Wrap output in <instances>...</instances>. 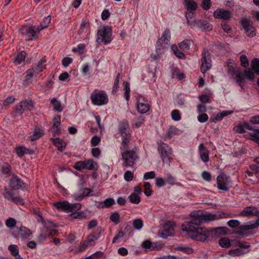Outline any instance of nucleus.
<instances>
[{"instance_id": "obj_1", "label": "nucleus", "mask_w": 259, "mask_h": 259, "mask_svg": "<svg viewBox=\"0 0 259 259\" xmlns=\"http://www.w3.org/2000/svg\"><path fill=\"white\" fill-rule=\"evenodd\" d=\"M227 213L222 212L218 214H211L210 213H201L198 214L193 218L191 221L187 223L186 225L182 226L183 231L188 233L189 236L192 239H195V236H197L196 233L199 229H203L204 227H200V225L204 222L213 221L226 217Z\"/></svg>"}, {"instance_id": "obj_2", "label": "nucleus", "mask_w": 259, "mask_h": 259, "mask_svg": "<svg viewBox=\"0 0 259 259\" xmlns=\"http://www.w3.org/2000/svg\"><path fill=\"white\" fill-rule=\"evenodd\" d=\"M53 206L58 210L66 213L72 212L71 218L79 219L82 217V213L76 211L81 208V205L78 203L71 204L67 201H59L53 204Z\"/></svg>"}, {"instance_id": "obj_3", "label": "nucleus", "mask_w": 259, "mask_h": 259, "mask_svg": "<svg viewBox=\"0 0 259 259\" xmlns=\"http://www.w3.org/2000/svg\"><path fill=\"white\" fill-rule=\"evenodd\" d=\"M228 72L233 78H236V83L241 88H242L245 77L249 80H253L255 78L254 73L250 68L244 70L243 72L240 70L231 66L229 67Z\"/></svg>"}, {"instance_id": "obj_4", "label": "nucleus", "mask_w": 259, "mask_h": 259, "mask_svg": "<svg viewBox=\"0 0 259 259\" xmlns=\"http://www.w3.org/2000/svg\"><path fill=\"white\" fill-rule=\"evenodd\" d=\"M120 149L122 160L123 161L122 166L125 167L133 166L135 163L136 160L139 158L136 151L134 149H129L128 144H126L125 147H123V145H121Z\"/></svg>"}, {"instance_id": "obj_5", "label": "nucleus", "mask_w": 259, "mask_h": 259, "mask_svg": "<svg viewBox=\"0 0 259 259\" xmlns=\"http://www.w3.org/2000/svg\"><path fill=\"white\" fill-rule=\"evenodd\" d=\"M117 131L121 138V145H123V147H125L126 144H129L132 139L128 122L124 119L120 121L117 126Z\"/></svg>"}, {"instance_id": "obj_6", "label": "nucleus", "mask_w": 259, "mask_h": 259, "mask_svg": "<svg viewBox=\"0 0 259 259\" xmlns=\"http://www.w3.org/2000/svg\"><path fill=\"white\" fill-rule=\"evenodd\" d=\"M196 234H197V236H195L194 240L201 242L211 241L217 237L215 231L213 230V228L210 230H207L205 228L199 229Z\"/></svg>"}, {"instance_id": "obj_7", "label": "nucleus", "mask_w": 259, "mask_h": 259, "mask_svg": "<svg viewBox=\"0 0 259 259\" xmlns=\"http://www.w3.org/2000/svg\"><path fill=\"white\" fill-rule=\"evenodd\" d=\"M91 100L94 105L101 106L106 104L108 102V98L105 92L99 91H95L91 95Z\"/></svg>"}, {"instance_id": "obj_8", "label": "nucleus", "mask_w": 259, "mask_h": 259, "mask_svg": "<svg viewBox=\"0 0 259 259\" xmlns=\"http://www.w3.org/2000/svg\"><path fill=\"white\" fill-rule=\"evenodd\" d=\"M158 151L160 154L162 160L164 163L170 162V155L171 154V148L169 146L162 141L157 142Z\"/></svg>"}, {"instance_id": "obj_9", "label": "nucleus", "mask_w": 259, "mask_h": 259, "mask_svg": "<svg viewBox=\"0 0 259 259\" xmlns=\"http://www.w3.org/2000/svg\"><path fill=\"white\" fill-rule=\"evenodd\" d=\"M201 71L204 73L211 67L210 54L206 48H204L202 52Z\"/></svg>"}, {"instance_id": "obj_10", "label": "nucleus", "mask_w": 259, "mask_h": 259, "mask_svg": "<svg viewBox=\"0 0 259 259\" xmlns=\"http://www.w3.org/2000/svg\"><path fill=\"white\" fill-rule=\"evenodd\" d=\"M33 108V103L32 100H28L22 101L19 104L15 106V117L21 115L24 111H30Z\"/></svg>"}, {"instance_id": "obj_11", "label": "nucleus", "mask_w": 259, "mask_h": 259, "mask_svg": "<svg viewBox=\"0 0 259 259\" xmlns=\"http://www.w3.org/2000/svg\"><path fill=\"white\" fill-rule=\"evenodd\" d=\"M230 177L224 172H222L217 178V188L219 190L228 191L229 187L228 185L231 183Z\"/></svg>"}, {"instance_id": "obj_12", "label": "nucleus", "mask_w": 259, "mask_h": 259, "mask_svg": "<svg viewBox=\"0 0 259 259\" xmlns=\"http://www.w3.org/2000/svg\"><path fill=\"white\" fill-rule=\"evenodd\" d=\"M97 35V40L101 39V41L104 42V44L109 43L111 41L112 30L107 26H104L98 30Z\"/></svg>"}, {"instance_id": "obj_13", "label": "nucleus", "mask_w": 259, "mask_h": 259, "mask_svg": "<svg viewBox=\"0 0 259 259\" xmlns=\"http://www.w3.org/2000/svg\"><path fill=\"white\" fill-rule=\"evenodd\" d=\"M20 31L28 40H32L38 38L36 31L35 30V26L32 25L23 26Z\"/></svg>"}, {"instance_id": "obj_14", "label": "nucleus", "mask_w": 259, "mask_h": 259, "mask_svg": "<svg viewBox=\"0 0 259 259\" xmlns=\"http://www.w3.org/2000/svg\"><path fill=\"white\" fill-rule=\"evenodd\" d=\"M241 24L248 36L253 37L255 35V29L251 21L246 18L243 19L241 21Z\"/></svg>"}, {"instance_id": "obj_15", "label": "nucleus", "mask_w": 259, "mask_h": 259, "mask_svg": "<svg viewBox=\"0 0 259 259\" xmlns=\"http://www.w3.org/2000/svg\"><path fill=\"white\" fill-rule=\"evenodd\" d=\"M3 195L5 199L13 202L16 204H24L23 200L20 197L14 196L12 191L8 190L7 188L5 189V193H4Z\"/></svg>"}, {"instance_id": "obj_16", "label": "nucleus", "mask_w": 259, "mask_h": 259, "mask_svg": "<svg viewBox=\"0 0 259 259\" xmlns=\"http://www.w3.org/2000/svg\"><path fill=\"white\" fill-rule=\"evenodd\" d=\"M93 190L90 188L80 189L77 192L73 194V197L76 201H81L87 196H92L93 195L91 194Z\"/></svg>"}, {"instance_id": "obj_17", "label": "nucleus", "mask_w": 259, "mask_h": 259, "mask_svg": "<svg viewBox=\"0 0 259 259\" xmlns=\"http://www.w3.org/2000/svg\"><path fill=\"white\" fill-rule=\"evenodd\" d=\"M10 187L12 190H17L25 187L23 181L17 176H14L10 180Z\"/></svg>"}, {"instance_id": "obj_18", "label": "nucleus", "mask_w": 259, "mask_h": 259, "mask_svg": "<svg viewBox=\"0 0 259 259\" xmlns=\"http://www.w3.org/2000/svg\"><path fill=\"white\" fill-rule=\"evenodd\" d=\"M213 16L217 19H222L224 20H229L231 16V12L223 9H217L213 13Z\"/></svg>"}, {"instance_id": "obj_19", "label": "nucleus", "mask_w": 259, "mask_h": 259, "mask_svg": "<svg viewBox=\"0 0 259 259\" xmlns=\"http://www.w3.org/2000/svg\"><path fill=\"white\" fill-rule=\"evenodd\" d=\"M241 215L246 217L258 216L259 215V210L255 207L247 206L241 212Z\"/></svg>"}, {"instance_id": "obj_20", "label": "nucleus", "mask_w": 259, "mask_h": 259, "mask_svg": "<svg viewBox=\"0 0 259 259\" xmlns=\"http://www.w3.org/2000/svg\"><path fill=\"white\" fill-rule=\"evenodd\" d=\"M198 150L201 159L204 162H208L209 152L203 143L199 145Z\"/></svg>"}, {"instance_id": "obj_21", "label": "nucleus", "mask_w": 259, "mask_h": 259, "mask_svg": "<svg viewBox=\"0 0 259 259\" xmlns=\"http://www.w3.org/2000/svg\"><path fill=\"white\" fill-rule=\"evenodd\" d=\"M150 106L147 100H143L142 102L139 100L137 102V109L138 111L142 114L145 113L149 110Z\"/></svg>"}, {"instance_id": "obj_22", "label": "nucleus", "mask_w": 259, "mask_h": 259, "mask_svg": "<svg viewBox=\"0 0 259 259\" xmlns=\"http://www.w3.org/2000/svg\"><path fill=\"white\" fill-rule=\"evenodd\" d=\"M15 152L17 155L20 157H23L25 154L32 155L34 153L32 149L26 148L24 146H19L15 148Z\"/></svg>"}, {"instance_id": "obj_23", "label": "nucleus", "mask_w": 259, "mask_h": 259, "mask_svg": "<svg viewBox=\"0 0 259 259\" xmlns=\"http://www.w3.org/2000/svg\"><path fill=\"white\" fill-rule=\"evenodd\" d=\"M61 116L56 115L53 118V124L52 128L53 129V135L55 136L58 135L60 131Z\"/></svg>"}, {"instance_id": "obj_24", "label": "nucleus", "mask_w": 259, "mask_h": 259, "mask_svg": "<svg viewBox=\"0 0 259 259\" xmlns=\"http://www.w3.org/2000/svg\"><path fill=\"white\" fill-rule=\"evenodd\" d=\"M234 112L233 110H225L223 111L222 112L218 113L214 117H211L210 118V121L211 122H217L218 121H221L223 119V118L227 116Z\"/></svg>"}, {"instance_id": "obj_25", "label": "nucleus", "mask_w": 259, "mask_h": 259, "mask_svg": "<svg viewBox=\"0 0 259 259\" xmlns=\"http://www.w3.org/2000/svg\"><path fill=\"white\" fill-rule=\"evenodd\" d=\"M256 227H257V226L256 224H255V222H253V223H250V224L242 225L237 228L236 230V233L240 235H243L244 231L249 230Z\"/></svg>"}, {"instance_id": "obj_26", "label": "nucleus", "mask_w": 259, "mask_h": 259, "mask_svg": "<svg viewBox=\"0 0 259 259\" xmlns=\"http://www.w3.org/2000/svg\"><path fill=\"white\" fill-rule=\"evenodd\" d=\"M97 240L89 235L87 239L80 245V248L81 250H84L90 246H93L95 244V241Z\"/></svg>"}, {"instance_id": "obj_27", "label": "nucleus", "mask_w": 259, "mask_h": 259, "mask_svg": "<svg viewBox=\"0 0 259 259\" xmlns=\"http://www.w3.org/2000/svg\"><path fill=\"white\" fill-rule=\"evenodd\" d=\"M246 130H252V126L247 122H244L242 124H239L234 127V130L236 133L243 134L245 132Z\"/></svg>"}, {"instance_id": "obj_28", "label": "nucleus", "mask_w": 259, "mask_h": 259, "mask_svg": "<svg viewBox=\"0 0 259 259\" xmlns=\"http://www.w3.org/2000/svg\"><path fill=\"white\" fill-rule=\"evenodd\" d=\"M115 203V200L112 198H108L103 201L98 202L97 207L98 208H109Z\"/></svg>"}, {"instance_id": "obj_29", "label": "nucleus", "mask_w": 259, "mask_h": 259, "mask_svg": "<svg viewBox=\"0 0 259 259\" xmlns=\"http://www.w3.org/2000/svg\"><path fill=\"white\" fill-rule=\"evenodd\" d=\"M203 21L201 19H196L194 20H188V24L191 26L192 28H197L198 29H202Z\"/></svg>"}, {"instance_id": "obj_30", "label": "nucleus", "mask_w": 259, "mask_h": 259, "mask_svg": "<svg viewBox=\"0 0 259 259\" xmlns=\"http://www.w3.org/2000/svg\"><path fill=\"white\" fill-rule=\"evenodd\" d=\"M51 104L53 107V110L55 111L61 112L63 111V108L61 105V102L56 98H53L50 101Z\"/></svg>"}, {"instance_id": "obj_31", "label": "nucleus", "mask_w": 259, "mask_h": 259, "mask_svg": "<svg viewBox=\"0 0 259 259\" xmlns=\"http://www.w3.org/2000/svg\"><path fill=\"white\" fill-rule=\"evenodd\" d=\"M46 60L45 58H42L38 62L36 66H34L32 68L34 70L35 74H38L45 69Z\"/></svg>"}, {"instance_id": "obj_32", "label": "nucleus", "mask_w": 259, "mask_h": 259, "mask_svg": "<svg viewBox=\"0 0 259 259\" xmlns=\"http://www.w3.org/2000/svg\"><path fill=\"white\" fill-rule=\"evenodd\" d=\"M169 44H166L163 41H160L158 43V39L156 42V51L158 55L164 53L165 50L167 48Z\"/></svg>"}, {"instance_id": "obj_33", "label": "nucleus", "mask_w": 259, "mask_h": 259, "mask_svg": "<svg viewBox=\"0 0 259 259\" xmlns=\"http://www.w3.org/2000/svg\"><path fill=\"white\" fill-rule=\"evenodd\" d=\"M18 233L22 239L29 238L32 234L30 230L25 227H21L19 229Z\"/></svg>"}, {"instance_id": "obj_34", "label": "nucleus", "mask_w": 259, "mask_h": 259, "mask_svg": "<svg viewBox=\"0 0 259 259\" xmlns=\"http://www.w3.org/2000/svg\"><path fill=\"white\" fill-rule=\"evenodd\" d=\"M51 140L54 145L58 148V150L62 151L65 149V144L62 140L60 138H52Z\"/></svg>"}, {"instance_id": "obj_35", "label": "nucleus", "mask_w": 259, "mask_h": 259, "mask_svg": "<svg viewBox=\"0 0 259 259\" xmlns=\"http://www.w3.org/2000/svg\"><path fill=\"white\" fill-rule=\"evenodd\" d=\"M184 4L187 11H195L197 8V5L193 0H185Z\"/></svg>"}, {"instance_id": "obj_36", "label": "nucleus", "mask_w": 259, "mask_h": 259, "mask_svg": "<svg viewBox=\"0 0 259 259\" xmlns=\"http://www.w3.org/2000/svg\"><path fill=\"white\" fill-rule=\"evenodd\" d=\"M170 38V35L169 29L168 28H166L164 30L161 38L158 39V43L160 41H163V42H165L166 44H169Z\"/></svg>"}, {"instance_id": "obj_37", "label": "nucleus", "mask_w": 259, "mask_h": 259, "mask_svg": "<svg viewBox=\"0 0 259 259\" xmlns=\"http://www.w3.org/2000/svg\"><path fill=\"white\" fill-rule=\"evenodd\" d=\"M252 132L249 133L250 139L259 145V128L254 129L252 127Z\"/></svg>"}, {"instance_id": "obj_38", "label": "nucleus", "mask_w": 259, "mask_h": 259, "mask_svg": "<svg viewBox=\"0 0 259 259\" xmlns=\"http://www.w3.org/2000/svg\"><path fill=\"white\" fill-rule=\"evenodd\" d=\"M25 57L26 53L24 51H21L15 58L14 63L16 65H19L25 60Z\"/></svg>"}, {"instance_id": "obj_39", "label": "nucleus", "mask_w": 259, "mask_h": 259, "mask_svg": "<svg viewBox=\"0 0 259 259\" xmlns=\"http://www.w3.org/2000/svg\"><path fill=\"white\" fill-rule=\"evenodd\" d=\"M171 49L172 51H173L174 54L180 59H185L186 58L185 55L184 53H183L182 52L180 51L178 47L175 45H172L171 47Z\"/></svg>"}, {"instance_id": "obj_40", "label": "nucleus", "mask_w": 259, "mask_h": 259, "mask_svg": "<svg viewBox=\"0 0 259 259\" xmlns=\"http://www.w3.org/2000/svg\"><path fill=\"white\" fill-rule=\"evenodd\" d=\"M84 161V169L88 170H96L95 165L96 163L92 159H88Z\"/></svg>"}, {"instance_id": "obj_41", "label": "nucleus", "mask_w": 259, "mask_h": 259, "mask_svg": "<svg viewBox=\"0 0 259 259\" xmlns=\"http://www.w3.org/2000/svg\"><path fill=\"white\" fill-rule=\"evenodd\" d=\"M123 90H124V98L128 101L130 97V83L127 81L123 82Z\"/></svg>"}, {"instance_id": "obj_42", "label": "nucleus", "mask_w": 259, "mask_h": 259, "mask_svg": "<svg viewBox=\"0 0 259 259\" xmlns=\"http://www.w3.org/2000/svg\"><path fill=\"white\" fill-rule=\"evenodd\" d=\"M251 67L253 70L256 75H259V59L258 58H253L251 62Z\"/></svg>"}, {"instance_id": "obj_43", "label": "nucleus", "mask_w": 259, "mask_h": 259, "mask_svg": "<svg viewBox=\"0 0 259 259\" xmlns=\"http://www.w3.org/2000/svg\"><path fill=\"white\" fill-rule=\"evenodd\" d=\"M142 247L145 249L155 250L157 248L156 243H153L149 240H145L142 243Z\"/></svg>"}, {"instance_id": "obj_44", "label": "nucleus", "mask_w": 259, "mask_h": 259, "mask_svg": "<svg viewBox=\"0 0 259 259\" xmlns=\"http://www.w3.org/2000/svg\"><path fill=\"white\" fill-rule=\"evenodd\" d=\"M191 42V39H185L179 44V47L183 50H188L190 48Z\"/></svg>"}, {"instance_id": "obj_45", "label": "nucleus", "mask_w": 259, "mask_h": 259, "mask_svg": "<svg viewBox=\"0 0 259 259\" xmlns=\"http://www.w3.org/2000/svg\"><path fill=\"white\" fill-rule=\"evenodd\" d=\"M219 245L223 248H229L231 246L230 240L227 238H222L219 241Z\"/></svg>"}, {"instance_id": "obj_46", "label": "nucleus", "mask_w": 259, "mask_h": 259, "mask_svg": "<svg viewBox=\"0 0 259 259\" xmlns=\"http://www.w3.org/2000/svg\"><path fill=\"white\" fill-rule=\"evenodd\" d=\"M128 199L130 202L134 204H139L140 202L141 198L139 195L135 193H132L129 196Z\"/></svg>"}, {"instance_id": "obj_47", "label": "nucleus", "mask_w": 259, "mask_h": 259, "mask_svg": "<svg viewBox=\"0 0 259 259\" xmlns=\"http://www.w3.org/2000/svg\"><path fill=\"white\" fill-rule=\"evenodd\" d=\"M8 250L10 251L11 254L16 257L19 255V249L18 246L16 245L12 244L8 246Z\"/></svg>"}, {"instance_id": "obj_48", "label": "nucleus", "mask_w": 259, "mask_h": 259, "mask_svg": "<svg viewBox=\"0 0 259 259\" xmlns=\"http://www.w3.org/2000/svg\"><path fill=\"white\" fill-rule=\"evenodd\" d=\"M119 219L120 215L117 211L112 212L110 216V220L115 224L119 223Z\"/></svg>"}, {"instance_id": "obj_49", "label": "nucleus", "mask_w": 259, "mask_h": 259, "mask_svg": "<svg viewBox=\"0 0 259 259\" xmlns=\"http://www.w3.org/2000/svg\"><path fill=\"white\" fill-rule=\"evenodd\" d=\"M178 129L174 126H171L167 131L166 134V137L169 138L177 134Z\"/></svg>"}, {"instance_id": "obj_50", "label": "nucleus", "mask_w": 259, "mask_h": 259, "mask_svg": "<svg viewBox=\"0 0 259 259\" xmlns=\"http://www.w3.org/2000/svg\"><path fill=\"white\" fill-rule=\"evenodd\" d=\"M171 116L172 119L174 121H178L180 120L181 119V116L180 114V112L177 109L171 111Z\"/></svg>"}, {"instance_id": "obj_51", "label": "nucleus", "mask_w": 259, "mask_h": 259, "mask_svg": "<svg viewBox=\"0 0 259 259\" xmlns=\"http://www.w3.org/2000/svg\"><path fill=\"white\" fill-rule=\"evenodd\" d=\"M133 227L137 230H140L143 226V222L141 219H137L133 221Z\"/></svg>"}, {"instance_id": "obj_52", "label": "nucleus", "mask_w": 259, "mask_h": 259, "mask_svg": "<svg viewBox=\"0 0 259 259\" xmlns=\"http://www.w3.org/2000/svg\"><path fill=\"white\" fill-rule=\"evenodd\" d=\"M102 233L103 230L102 228L101 227H98L93 233L90 234V235L92 236L94 239L97 240L101 237Z\"/></svg>"}, {"instance_id": "obj_53", "label": "nucleus", "mask_w": 259, "mask_h": 259, "mask_svg": "<svg viewBox=\"0 0 259 259\" xmlns=\"http://www.w3.org/2000/svg\"><path fill=\"white\" fill-rule=\"evenodd\" d=\"M228 254L233 256H238L244 254V252L240 249L236 248L229 251Z\"/></svg>"}, {"instance_id": "obj_54", "label": "nucleus", "mask_w": 259, "mask_h": 259, "mask_svg": "<svg viewBox=\"0 0 259 259\" xmlns=\"http://www.w3.org/2000/svg\"><path fill=\"white\" fill-rule=\"evenodd\" d=\"M145 188L144 194L147 196H150L151 195L152 192L151 190V185L149 182H146L144 184Z\"/></svg>"}, {"instance_id": "obj_55", "label": "nucleus", "mask_w": 259, "mask_h": 259, "mask_svg": "<svg viewBox=\"0 0 259 259\" xmlns=\"http://www.w3.org/2000/svg\"><path fill=\"white\" fill-rule=\"evenodd\" d=\"M165 183L168 184L170 185H174L176 183L175 178L171 176L170 174H167L165 179Z\"/></svg>"}, {"instance_id": "obj_56", "label": "nucleus", "mask_w": 259, "mask_h": 259, "mask_svg": "<svg viewBox=\"0 0 259 259\" xmlns=\"http://www.w3.org/2000/svg\"><path fill=\"white\" fill-rule=\"evenodd\" d=\"M121 78L120 74L119 73L117 74L116 77L114 80V84L112 89V93H115L117 91L118 85L119 82V80Z\"/></svg>"}, {"instance_id": "obj_57", "label": "nucleus", "mask_w": 259, "mask_h": 259, "mask_svg": "<svg viewBox=\"0 0 259 259\" xmlns=\"http://www.w3.org/2000/svg\"><path fill=\"white\" fill-rule=\"evenodd\" d=\"M240 59L241 66L244 68H247L249 65V62L247 57L243 54L240 56Z\"/></svg>"}, {"instance_id": "obj_58", "label": "nucleus", "mask_w": 259, "mask_h": 259, "mask_svg": "<svg viewBox=\"0 0 259 259\" xmlns=\"http://www.w3.org/2000/svg\"><path fill=\"white\" fill-rule=\"evenodd\" d=\"M41 135L39 130H35L34 133L30 136L29 138L31 141H33L39 139L41 136Z\"/></svg>"}, {"instance_id": "obj_59", "label": "nucleus", "mask_w": 259, "mask_h": 259, "mask_svg": "<svg viewBox=\"0 0 259 259\" xmlns=\"http://www.w3.org/2000/svg\"><path fill=\"white\" fill-rule=\"evenodd\" d=\"M134 178L133 172L127 170L124 174V179L127 182H130L133 180Z\"/></svg>"}, {"instance_id": "obj_60", "label": "nucleus", "mask_w": 259, "mask_h": 259, "mask_svg": "<svg viewBox=\"0 0 259 259\" xmlns=\"http://www.w3.org/2000/svg\"><path fill=\"white\" fill-rule=\"evenodd\" d=\"M177 248L178 250L187 254H191L193 251L192 248L187 246H179Z\"/></svg>"}, {"instance_id": "obj_61", "label": "nucleus", "mask_w": 259, "mask_h": 259, "mask_svg": "<svg viewBox=\"0 0 259 259\" xmlns=\"http://www.w3.org/2000/svg\"><path fill=\"white\" fill-rule=\"evenodd\" d=\"M74 168L79 171H81L84 169V161H79L76 162L74 164Z\"/></svg>"}, {"instance_id": "obj_62", "label": "nucleus", "mask_w": 259, "mask_h": 259, "mask_svg": "<svg viewBox=\"0 0 259 259\" xmlns=\"http://www.w3.org/2000/svg\"><path fill=\"white\" fill-rule=\"evenodd\" d=\"M16 224V220L12 218H10L6 221V225L7 227L12 228H13Z\"/></svg>"}, {"instance_id": "obj_63", "label": "nucleus", "mask_w": 259, "mask_h": 259, "mask_svg": "<svg viewBox=\"0 0 259 259\" xmlns=\"http://www.w3.org/2000/svg\"><path fill=\"white\" fill-rule=\"evenodd\" d=\"M26 74L25 79L27 81L30 79L34 75L37 74H35L34 70L32 68L27 70Z\"/></svg>"}, {"instance_id": "obj_64", "label": "nucleus", "mask_w": 259, "mask_h": 259, "mask_svg": "<svg viewBox=\"0 0 259 259\" xmlns=\"http://www.w3.org/2000/svg\"><path fill=\"white\" fill-rule=\"evenodd\" d=\"M2 167V171L4 174H9L10 172L11 167L8 163L4 164Z\"/></svg>"}]
</instances>
